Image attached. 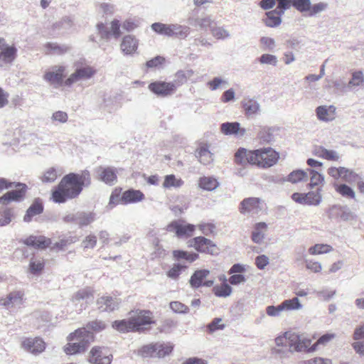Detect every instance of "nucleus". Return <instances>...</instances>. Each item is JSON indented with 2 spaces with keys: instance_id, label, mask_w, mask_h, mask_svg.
Returning <instances> with one entry per match:
<instances>
[{
  "instance_id": "1",
  "label": "nucleus",
  "mask_w": 364,
  "mask_h": 364,
  "mask_svg": "<svg viewBox=\"0 0 364 364\" xmlns=\"http://www.w3.org/2000/svg\"><path fill=\"white\" fill-rule=\"evenodd\" d=\"M91 183L90 173L88 171L80 173H70L63 177L60 183L51 193V199L57 203H63L68 200L77 198L85 186Z\"/></svg>"
},
{
  "instance_id": "2",
  "label": "nucleus",
  "mask_w": 364,
  "mask_h": 364,
  "mask_svg": "<svg viewBox=\"0 0 364 364\" xmlns=\"http://www.w3.org/2000/svg\"><path fill=\"white\" fill-rule=\"evenodd\" d=\"M279 159L277 151L271 147L249 151L239 149L235 154V161L238 165L251 164L262 168H269L276 164Z\"/></svg>"
},
{
  "instance_id": "3",
  "label": "nucleus",
  "mask_w": 364,
  "mask_h": 364,
  "mask_svg": "<svg viewBox=\"0 0 364 364\" xmlns=\"http://www.w3.org/2000/svg\"><path fill=\"white\" fill-rule=\"evenodd\" d=\"M315 338V336L309 338L304 334L287 331L282 336L277 337L275 343L279 347L287 346L291 353L304 352L309 353L315 352V350H312L314 344L311 343Z\"/></svg>"
},
{
  "instance_id": "4",
  "label": "nucleus",
  "mask_w": 364,
  "mask_h": 364,
  "mask_svg": "<svg viewBox=\"0 0 364 364\" xmlns=\"http://www.w3.org/2000/svg\"><path fill=\"white\" fill-rule=\"evenodd\" d=\"M89 331L85 328H78L70 333L68 337V343L63 347L64 352L69 355L83 353L88 345Z\"/></svg>"
},
{
  "instance_id": "5",
  "label": "nucleus",
  "mask_w": 364,
  "mask_h": 364,
  "mask_svg": "<svg viewBox=\"0 0 364 364\" xmlns=\"http://www.w3.org/2000/svg\"><path fill=\"white\" fill-rule=\"evenodd\" d=\"M128 315L131 316L136 332L148 329L156 323L154 314L150 310L137 309L130 311Z\"/></svg>"
},
{
  "instance_id": "6",
  "label": "nucleus",
  "mask_w": 364,
  "mask_h": 364,
  "mask_svg": "<svg viewBox=\"0 0 364 364\" xmlns=\"http://www.w3.org/2000/svg\"><path fill=\"white\" fill-rule=\"evenodd\" d=\"M188 247L193 248L198 252L207 255H213L218 252L217 245L213 240L203 236H198L189 240Z\"/></svg>"
},
{
  "instance_id": "7",
  "label": "nucleus",
  "mask_w": 364,
  "mask_h": 364,
  "mask_svg": "<svg viewBox=\"0 0 364 364\" xmlns=\"http://www.w3.org/2000/svg\"><path fill=\"white\" fill-rule=\"evenodd\" d=\"M327 173L335 180L341 178L349 183L355 182L359 178V176L356 173L343 166H331L328 168Z\"/></svg>"
},
{
  "instance_id": "8",
  "label": "nucleus",
  "mask_w": 364,
  "mask_h": 364,
  "mask_svg": "<svg viewBox=\"0 0 364 364\" xmlns=\"http://www.w3.org/2000/svg\"><path fill=\"white\" fill-rule=\"evenodd\" d=\"M176 88V83L173 82L155 81L149 85V90L156 95L161 97L173 95Z\"/></svg>"
},
{
  "instance_id": "9",
  "label": "nucleus",
  "mask_w": 364,
  "mask_h": 364,
  "mask_svg": "<svg viewBox=\"0 0 364 364\" xmlns=\"http://www.w3.org/2000/svg\"><path fill=\"white\" fill-rule=\"evenodd\" d=\"M321 190L309 191L307 193H294L291 195V199L299 204L308 205H318L321 201Z\"/></svg>"
},
{
  "instance_id": "10",
  "label": "nucleus",
  "mask_w": 364,
  "mask_h": 364,
  "mask_svg": "<svg viewBox=\"0 0 364 364\" xmlns=\"http://www.w3.org/2000/svg\"><path fill=\"white\" fill-rule=\"evenodd\" d=\"M97 237L100 240L102 246L104 247L109 242V235L106 230H100L97 236L94 233H90L86 235L81 242L83 250L94 249L97 244Z\"/></svg>"
},
{
  "instance_id": "11",
  "label": "nucleus",
  "mask_w": 364,
  "mask_h": 364,
  "mask_svg": "<svg viewBox=\"0 0 364 364\" xmlns=\"http://www.w3.org/2000/svg\"><path fill=\"white\" fill-rule=\"evenodd\" d=\"M17 56V48L9 45L4 38H0V65L11 64Z\"/></svg>"
},
{
  "instance_id": "12",
  "label": "nucleus",
  "mask_w": 364,
  "mask_h": 364,
  "mask_svg": "<svg viewBox=\"0 0 364 364\" xmlns=\"http://www.w3.org/2000/svg\"><path fill=\"white\" fill-rule=\"evenodd\" d=\"M262 208V200L256 197H250L243 199L239 205V211L241 214L258 213Z\"/></svg>"
},
{
  "instance_id": "13",
  "label": "nucleus",
  "mask_w": 364,
  "mask_h": 364,
  "mask_svg": "<svg viewBox=\"0 0 364 364\" xmlns=\"http://www.w3.org/2000/svg\"><path fill=\"white\" fill-rule=\"evenodd\" d=\"M95 73L96 70L90 66L77 68L75 71L65 81V85L70 86L80 80H88L91 78Z\"/></svg>"
},
{
  "instance_id": "14",
  "label": "nucleus",
  "mask_w": 364,
  "mask_h": 364,
  "mask_svg": "<svg viewBox=\"0 0 364 364\" xmlns=\"http://www.w3.org/2000/svg\"><path fill=\"white\" fill-rule=\"evenodd\" d=\"M105 348L95 346L90 352V363L92 364H110L112 360V355L110 353L104 352Z\"/></svg>"
},
{
  "instance_id": "15",
  "label": "nucleus",
  "mask_w": 364,
  "mask_h": 364,
  "mask_svg": "<svg viewBox=\"0 0 364 364\" xmlns=\"http://www.w3.org/2000/svg\"><path fill=\"white\" fill-rule=\"evenodd\" d=\"M15 190L9 191L0 197V203L8 205L12 201H20L26 196L27 186L26 184L18 183Z\"/></svg>"
},
{
  "instance_id": "16",
  "label": "nucleus",
  "mask_w": 364,
  "mask_h": 364,
  "mask_svg": "<svg viewBox=\"0 0 364 364\" xmlns=\"http://www.w3.org/2000/svg\"><path fill=\"white\" fill-rule=\"evenodd\" d=\"M46 343L39 337L25 338L21 342V347L33 354H39L46 349Z\"/></svg>"
},
{
  "instance_id": "17",
  "label": "nucleus",
  "mask_w": 364,
  "mask_h": 364,
  "mask_svg": "<svg viewBox=\"0 0 364 364\" xmlns=\"http://www.w3.org/2000/svg\"><path fill=\"white\" fill-rule=\"evenodd\" d=\"M97 178L109 186L117 181V170L112 166H100L97 170Z\"/></svg>"
},
{
  "instance_id": "18",
  "label": "nucleus",
  "mask_w": 364,
  "mask_h": 364,
  "mask_svg": "<svg viewBox=\"0 0 364 364\" xmlns=\"http://www.w3.org/2000/svg\"><path fill=\"white\" fill-rule=\"evenodd\" d=\"M120 302L117 297L102 296L97 299V306L101 312H112L118 309Z\"/></svg>"
},
{
  "instance_id": "19",
  "label": "nucleus",
  "mask_w": 364,
  "mask_h": 364,
  "mask_svg": "<svg viewBox=\"0 0 364 364\" xmlns=\"http://www.w3.org/2000/svg\"><path fill=\"white\" fill-rule=\"evenodd\" d=\"M65 71V67L62 65H55L52 67L44 75V79L50 84L55 87L62 85L63 80V73Z\"/></svg>"
},
{
  "instance_id": "20",
  "label": "nucleus",
  "mask_w": 364,
  "mask_h": 364,
  "mask_svg": "<svg viewBox=\"0 0 364 364\" xmlns=\"http://www.w3.org/2000/svg\"><path fill=\"white\" fill-rule=\"evenodd\" d=\"M168 228L173 229L178 237H189L193 235L196 226L192 224H185L183 221L175 220L171 222Z\"/></svg>"
},
{
  "instance_id": "21",
  "label": "nucleus",
  "mask_w": 364,
  "mask_h": 364,
  "mask_svg": "<svg viewBox=\"0 0 364 364\" xmlns=\"http://www.w3.org/2000/svg\"><path fill=\"white\" fill-rule=\"evenodd\" d=\"M23 243L35 249L45 250L51 245L52 242L50 238L43 235H30L23 240Z\"/></svg>"
},
{
  "instance_id": "22",
  "label": "nucleus",
  "mask_w": 364,
  "mask_h": 364,
  "mask_svg": "<svg viewBox=\"0 0 364 364\" xmlns=\"http://www.w3.org/2000/svg\"><path fill=\"white\" fill-rule=\"evenodd\" d=\"M97 27L102 38H108L110 36H113L114 38H117L121 35L119 22L118 20L112 21L109 28H107L102 23L97 24Z\"/></svg>"
},
{
  "instance_id": "23",
  "label": "nucleus",
  "mask_w": 364,
  "mask_h": 364,
  "mask_svg": "<svg viewBox=\"0 0 364 364\" xmlns=\"http://www.w3.org/2000/svg\"><path fill=\"white\" fill-rule=\"evenodd\" d=\"M209 273L210 272L207 269H200L196 271L191 277V285L194 288H198L201 286L211 287L213 284V281H204Z\"/></svg>"
},
{
  "instance_id": "24",
  "label": "nucleus",
  "mask_w": 364,
  "mask_h": 364,
  "mask_svg": "<svg viewBox=\"0 0 364 364\" xmlns=\"http://www.w3.org/2000/svg\"><path fill=\"white\" fill-rule=\"evenodd\" d=\"M312 154L317 157L331 161H338L341 158L337 151L327 149L322 146H315Z\"/></svg>"
},
{
  "instance_id": "25",
  "label": "nucleus",
  "mask_w": 364,
  "mask_h": 364,
  "mask_svg": "<svg viewBox=\"0 0 364 364\" xmlns=\"http://www.w3.org/2000/svg\"><path fill=\"white\" fill-rule=\"evenodd\" d=\"M144 198L145 196L140 190L130 188L122 193V205L136 203Z\"/></svg>"
},
{
  "instance_id": "26",
  "label": "nucleus",
  "mask_w": 364,
  "mask_h": 364,
  "mask_svg": "<svg viewBox=\"0 0 364 364\" xmlns=\"http://www.w3.org/2000/svg\"><path fill=\"white\" fill-rule=\"evenodd\" d=\"M138 48V40L133 36H124L120 44V48L125 55L134 53Z\"/></svg>"
},
{
  "instance_id": "27",
  "label": "nucleus",
  "mask_w": 364,
  "mask_h": 364,
  "mask_svg": "<svg viewBox=\"0 0 364 364\" xmlns=\"http://www.w3.org/2000/svg\"><path fill=\"white\" fill-rule=\"evenodd\" d=\"M43 211V205L42 200L40 198H36L31 205L28 208L23 220L25 222H30L34 216L40 215Z\"/></svg>"
},
{
  "instance_id": "28",
  "label": "nucleus",
  "mask_w": 364,
  "mask_h": 364,
  "mask_svg": "<svg viewBox=\"0 0 364 364\" xmlns=\"http://www.w3.org/2000/svg\"><path fill=\"white\" fill-rule=\"evenodd\" d=\"M23 293L21 291H12L6 297L0 299V305L10 306L14 304H22Z\"/></svg>"
},
{
  "instance_id": "29",
  "label": "nucleus",
  "mask_w": 364,
  "mask_h": 364,
  "mask_svg": "<svg viewBox=\"0 0 364 364\" xmlns=\"http://www.w3.org/2000/svg\"><path fill=\"white\" fill-rule=\"evenodd\" d=\"M112 326L121 333L136 332L130 316L125 319L114 321Z\"/></svg>"
},
{
  "instance_id": "30",
  "label": "nucleus",
  "mask_w": 364,
  "mask_h": 364,
  "mask_svg": "<svg viewBox=\"0 0 364 364\" xmlns=\"http://www.w3.org/2000/svg\"><path fill=\"white\" fill-rule=\"evenodd\" d=\"M44 48L46 54L52 55H63L70 50V47L68 45L57 43H47Z\"/></svg>"
},
{
  "instance_id": "31",
  "label": "nucleus",
  "mask_w": 364,
  "mask_h": 364,
  "mask_svg": "<svg viewBox=\"0 0 364 364\" xmlns=\"http://www.w3.org/2000/svg\"><path fill=\"white\" fill-rule=\"evenodd\" d=\"M222 133L225 135L235 134L242 136L245 130L240 128L238 122H225L223 123L220 126Z\"/></svg>"
},
{
  "instance_id": "32",
  "label": "nucleus",
  "mask_w": 364,
  "mask_h": 364,
  "mask_svg": "<svg viewBox=\"0 0 364 364\" xmlns=\"http://www.w3.org/2000/svg\"><path fill=\"white\" fill-rule=\"evenodd\" d=\"M283 14H280V11L274 9L266 13V18L264 19L265 25L268 27H277L282 23L281 16Z\"/></svg>"
},
{
  "instance_id": "33",
  "label": "nucleus",
  "mask_w": 364,
  "mask_h": 364,
  "mask_svg": "<svg viewBox=\"0 0 364 364\" xmlns=\"http://www.w3.org/2000/svg\"><path fill=\"white\" fill-rule=\"evenodd\" d=\"M220 280L223 281V283L220 285H215L213 288L214 294L218 297H227L230 296L232 293V288L227 283L225 277L223 276Z\"/></svg>"
},
{
  "instance_id": "34",
  "label": "nucleus",
  "mask_w": 364,
  "mask_h": 364,
  "mask_svg": "<svg viewBox=\"0 0 364 364\" xmlns=\"http://www.w3.org/2000/svg\"><path fill=\"white\" fill-rule=\"evenodd\" d=\"M335 191L342 197L348 199H355V193L353 189L345 183H335L333 185Z\"/></svg>"
},
{
  "instance_id": "35",
  "label": "nucleus",
  "mask_w": 364,
  "mask_h": 364,
  "mask_svg": "<svg viewBox=\"0 0 364 364\" xmlns=\"http://www.w3.org/2000/svg\"><path fill=\"white\" fill-rule=\"evenodd\" d=\"M173 257L175 260L179 261L184 259L188 262H193L198 259L199 255L196 252H188L184 250H173L172 252Z\"/></svg>"
},
{
  "instance_id": "36",
  "label": "nucleus",
  "mask_w": 364,
  "mask_h": 364,
  "mask_svg": "<svg viewBox=\"0 0 364 364\" xmlns=\"http://www.w3.org/2000/svg\"><path fill=\"white\" fill-rule=\"evenodd\" d=\"M218 185L217 179L210 176L201 177L198 181L199 187L205 191H213Z\"/></svg>"
},
{
  "instance_id": "37",
  "label": "nucleus",
  "mask_w": 364,
  "mask_h": 364,
  "mask_svg": "<svg viewBox=\"0 0 364 364\" xmlns=\"http://www.w3.org/2000/svg\"><path fill=\"white\" fill-rule=\"evenodd\" d=\"M267 228L264 223H258L255 225V230L252 234V240L255 243H260L264 238V231Z\"/></svg>"
},
{
  "instance_id": "38",
  "label": "nucleus",
  "mask_w": 364,
  "mask_h": 364,
  "mask_svg": "<svg viewBox=\"0 0 364 364\" xmlns=\"http://www.w3.org/2000/svg\"><path fill=\"white\" fill-rule=\"evenodd\" d=\"M197 154L200 163L205 165L209 164L213 161L212 154L208 150L207 145L201 146L197 150Z\"/></svg>"
},
{
  "instance_id": "39",
  "label": "nucleus",
  "mask_w": 364,
  "mask_h": 364,
  "mask_svg": "<svg viewBox=\"0 0 364 364\" xmlns=\"http://www.w3.org/2000/svg\"><path fill=\"white\" fill-rule=\"evenodd\" d=\"M333 247L328 244H316L309 248V253L311 255H322L329 253L333 251Z\"/></svg>"
},
{
  "instance_id": "40",
  "label": "nucleus",
  "mask_w": 364,
  "mask_h": 364,
  "mask_svg": "<svg viewBox=\"0 0 364 364\" xmlns=\"http://www.w3.org/2000/svg\"><path fill=\"white\" fill-rule=\"evenodd\" d=\"M122 188L116 187L113 189L109 196V205L113 208L117 205H122Z\"/></svg>"
},
{
  "instance_id": "41",
  "label": "nucleus",
  "mask_w": 364,
  "mask_h": 364,
  "mask_svg": "<svg viewBox=\"0 0 364 364\" xmlns=\"http://www.w3.org/2000/svg\"><path fill=\"white\" fill-rule=\"evenodd\" d=\"M171 31L172 37L185 38L189 33L190 28L179 24H171Z\"/></svg>"
},
{
  "instance_id": "42",
  "label": "nucleus",
  "mask_w": 364,
  "mask_h": 364,
  "mask_svg": "<svg viewBox=\"0 0 364 364\" xmlns=\"http://www.w3.org/2000/svg\"><path fill=\"white\" fill-rule=\"evenodd\" d=\"M308 179V172L302 170L293 171L288 176L287 180L293 183L306 181Z\"/></svg>"
},
{
  "instance_id": "43",
  "label": "nucleus",
  "mask_w": 364,
  "mask_h": 364,
  "mask_svg": "<svg viewBox=\"0 0 364 364\" xmlns=\"http://www.w3.org/2000/svg\"><path fill=\"white\" fill-rule=\"evenodd\" d=\"M151 28L156 33L168 37L171 36V24H165L162 23H154L151 25Z\"/></svg>"
},
{
  "instance_id": "44",
  "label": "nucleus",
  "mask_w": 364,
  "mask_h": 364,
  "mask_svg": "<svg viewBox=\"0 0 364 364\" xmlns=\"http://www.w3.org/2000/svg\"><path fill=\"white\" fill-rule=\"evenodd\" d=\"M58 173L55 168L50 167L46 169L41 176V180L44 183H53L58 178Z\"/></svg>"
},
{
  "instance_id": "45",
  "label": "nucleus",
  "mask_w": 364,
  "mask_h": 364,
  "mask_svg": "<svg viewBox=\"0 0 364 364\" xmlns=\"http://www.w3.org/2000/svg\"><path fill=\"white\" fill-rule=\"evenodd\" d=\"M183 184V181L181 178H177L175 175L170 174L165 176L163 186L166 188H170L172 187L179 188Z\"/></svg>"
},
{
  "instance_id": "46",
  "label": "nucleus",
  "mask_w": 364,
  "mask_h": 364,
  "mask_svg": "<svg viewBox=\"0 0 364 364\" xmlns=\"http://www.w3.org/2000/svg\"><path fill=\"white\" fill-rule=\"evenodd\" d=\"M307 172L308 176H310V188H313L323 183L324 178L320 173L311 168H307Z\"/></svg>"
},
{
  "instance_id": "47",
  "label": "nucleus",
  "mask_w": 364,
  "mask_h": 364,
  "mask_svg": "<svg viewBox=\"0 0 364 364\" xmlns=\"http://www.w3.org/2000/svg\"><path fill=\"white\" fill-rule=\"evenodd\" d=\"M242 107L247 114H255L259 111V105L258 102L252 99H245L242 102Z\"/></svg>"
},
{
  "instance_id": "48",
  "label": "nucleus",
  "mask_w": 364,
  "mask_h": 364,
  "mask_svg": "<svg viewBox=\"0 0 364 364\" xmlns=\"http://www.w3.org/2000/svg\"><path fill=\"white\" fill-rule=\"evenodd\" d=\"M173 350V346L170 343H157L156 358H164L171 353Z\"/></svg>"
},
{
  "instance_id": "49",
  "label": "nucleus",
  "mask_w": 364,
  "mask_h": 364,
  "mask_svg": "<svg viewBox=\"0 0 364 364\" xmlns=\"http://www.w3.org/2000/svg\"><path fill=\"white\" fill-rule=\"evenodd\" d=\"M336 338L335 333H326L319 337L317 341L314 343L312 350L316 351L320 346H325Z\"/></svg>"
},
{
  "instance_id": "50",
  "label": "nucleus",
  "mask_w": 364,
  "mask_h": 364,
  "mask_svg": "<svg viewBox=\"0 0 364 364\" xmlns=\"http://www.w3.org/2000/svg\"><path fill=\"white\" fill-rule=\"evenodd\" d=\"M364 82V75L362 71H355L352 73V77L348 83V88L361 85Z\"/></svg>"
},
{
  "instance_id": "51",
  "label": "nucleus",
  "mask_w": 364,
  "mask_h": 364,
  "mask_svg": "<svg viewBox=\"0 0 364 364\" xmlns=\"http://www.w3.org/2000/svg\"><path fill=\"white\" fill-rule=\"evenodd\" d=\"M328 7V4L326 2H318L310 6V9L308 12L309 16H314L317 14L323 12Z\"/></svg>"
},
{
  "instance_id": "52",
  "label": "nucleus",
  "mask_w": 364,
  "mask_h": 364,
  "mask_svg": "<svg viewBox=\"0 0 364 364\" xmlns=\"http://www.w3.org/2000/svg\"><path fill=\"white\" fill-rule=\"evenodd\" d=\"M284 311H291L296 310L301 308V304L297 297H294L291 299L284 300L282 303Z\"/></svg>"
},
{
  "instance_id": "53",
  "label": "nucleus",
  "mask_w": 364,
  "mask_h": 364,
  "mask_svg": "<svg viewBox=\"0 0 364 364\" xmlns=\"http://www.w3.org/2000/svg\"><path fill=\"white\" fill-rule=\"evenodd\" d=\"M192 70H179L176 73V83L178 86L184 83L188 79L191 78L193 75Z\"/></svg>"
},
{
  "instance_id": "54",
  "label": "nucleus",
  "mask_w": 364,
  "mask_h": 364,
  "mask_svg": "<svg viewBox=\"0 0 364 364\" xmlns=\"http://www.w3.org/2000/svg\"><path fill=\"white\" fill-rule=\"evenodd\" d=\"M311 3V0H293V6L301 13H308Z\"/></svg>"
},
{
  "instance_id": "55",
  "label": "nucleus",
  "mask_w": 364,
  "mask_h": 364,
  "mask_svg": "<svg viewBox=\"0 0 364 364\" xmlns=\"http://www.w3.org/2000/svg\"><path fill=\"white\" fill-rule=\"evenodd\" d=\"M259 61L261 64L270 65L272 66H276L278 63V60L276 55L267 53L262 54L259 57Z\"/></svg>"
},
{
  "instance_id": "56",
  "label": "nucleus",
  "mask_w": 364,
  "mask_h": 364,
  "mask_svg": "<svg viewBox=\"0 0 364 364\" xmlns=\"http://www.w3.org/2000/svg\"><path fill=\"white\" fill-rule=\"evenodd\" d=\"M156 343H151L146 346H144L141 349V353L142 355L146 357H156Z\"/></svg>"
},
{
  "instance_id": "57",
  "label": "nucleus",
  "mask_w": 364,
  "mask_h": 364,
  "mask_svg": "<svg viewBox=\"0 0 364 364\" xmlns=\"http://www.w3.org/2000/svg\"><path fill=\"white\" fill-rule=\"evenodd\" d=\"M205 235H213L215 230V225L210 223H200L196 226Z\"/></svg>"
},
{
  "instance_id": "58",
  "label": "nucleus",
  "mask_w": 364,
  "mask_h": 364,
  "mask_svg": "<svg viewBox=\"0 0 364 364\" xmlns=\"http://www.w3.org/2000/svg\"><path fill=\"white\" fill-rule=\"evenodd\" d=\"M211 33L218 39L227 38L230 36L229 31L223 27H212Z\"/></svg>"
},
{
  "instance_id": "59",
  "label": "nucleus",
  "mask_w": 364,
  "mask_h": 364,
  "mask_svg": "<svg viewBox=\"0 0 364 364\" xmlns=\"http://www.w3.org/2000/svg\"><path fill=\"white\" fill-rule=\"evenodd\" d=\"M306 268L314 273H319L322 270L321 264L313 259H306L305 261Z\"/></svg>"
},
{
  "instance_id": "60",
  "label": "nucleus",
  "mask_w": 364,
  "mask_h": 364,
  "mask_svg": "<svg viewBox=\"0 0 364 364\" xmlns=\"http://www.w3.org/2000/svg\"><path fill=\"white\" fill-rule=\"evenodd\" d=\"M225 326V325L222 323V318H215L207 326V328L210 333H213L223 329Z\"/></svg>"
},
{
  "instance_id": "61",
  "label": "nucleus",
  "mask_w": 364,
  "mask_h": 364,
  "mask_svg": "<svg viewBox=\"0 0 364 364\" xmlns=\"http://www.w3.org/2000/svg\"><path fill=\"white\" fill-rule=\"evenodd\" d=\"M169 306L176 313L184 314L188 311V307L180 301H171Z\"/></svg>"
},
{
  "instance_id": "62",
  "label": "nucleus",
  "mask_w": 364,
  "mask_h": 364,
  "mask_svg": "<svg viewBox=\"0 0 364 364\" xmlns=\"http://www.w3.org/2000/svg\"><path fill=\"white\" fill-rule=\"evenodd\" d=\"M259 42L263 46L264 50H273L276 46L275 41L269 37H262Z\"/></svg>"
},
{
  "instance_id": "63",
  "label": "nucleus",
  "mask_w": 364,
  "mask_h": 364,
  "mask_svg": "<svg viewBox=\"0 0 364 364\" xmlns=\"http://www.w3.org/2000/svg\"><path fill=\"white\" fill-rule=\"evenodd\" d=\"M186 267L184 266H182L179 264H173V266L167 272V276L171 279H177L180 274H181V272L183 269H185Z\"/></svg>"
},
{
  "instance_id": "64",
  "label": "nucleus",
  "mask_w": 364,
  "mask_h": 364,
  "mask_svg": "<svg viewBox=\"0 0 364 364\" xmlns=\"http://www.w3.org/2000/svg\"><path fill=\"white\" fill-rule=\"evenodd\" d=\"M304 364H332V361L328 358L321 357H314L304 361Z\"/></svg>"
}]
</instances>
